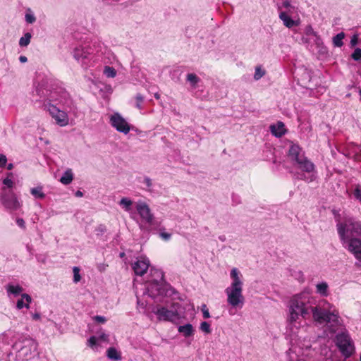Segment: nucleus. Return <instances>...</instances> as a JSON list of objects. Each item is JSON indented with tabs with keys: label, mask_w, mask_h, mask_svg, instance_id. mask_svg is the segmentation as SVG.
Wrapping results in <instances>:
<instances>
[{
	"label": "nucleus",
	"mask_w": 361,
	"mask_h": 361,
	"mask_svg": "<svg viewBox=\"0 0 361 361\" xmlns=\"http://www.w3.org/2000/svg\"><path fill=\"white\" fill-rule=\"evenodd\" d=\"M239 271L233 268L231 271V278L233 281L230 286L227 287L225 293L227 295V302L232 307L242 308L245 303V298L243 295V282L239 276Z\"/></svg>",
	"instance_id": "1"
},
{
	"label": "nucleus",
	"mask_w": 361,
	"mask_h": 361,
	"mask_svg": "<svg viewBox=\"0 0 361 361\" xmlns=\"http://www.w3.org/2000/svg\"><path fill=\"white\" fill-rule=\"evenodd\" d=\"M310 301L308 294L302 293L294 295L290 300V320L297 321L299 316L306 319L310 314Z\"/></svg>",
	"instance_id": "2"
},
{
	"label": "nucleus",
	"mask_w": 361,
	"mask_h": 361,
	"mask_svg": "<svg viewBox=\"0 0 361 361\" xmlns=\"http://www.w3.org/2000/svg\"><path fill=\"white\" fill-rule=\"evenodd\" d=\"M337 231L341 240L347 242L350 238L361 237V221L353 218L337 224Z\"/></svg>",
	"instance_id": "3"
},
{
	"label": "nucleus",
	"mask_w": 361,
	"mask_h": 361,
	"mask_svg": "<svg viewBox=\"0 0 361 361\" xmlns=\"http://www.w3.org/2000/svg\"><path fill=\"white\" fill-rule=\"evenodd\" d=\"M180 307L178 302H174L171 305V308L162 305H157L154 310V313L157 315L159 321L173 322L179 318L178 307Z\"/></svg>",
	"instance_id": "4"
},
{
	"label": "nucleus",
	"mask_w": 361,
	"mask_h": 361,
	"mask_svg": "<svg viewBox=\"0 0 361 361\" xmlns=\"http://www.w3.org/2000/svg\"><path fill=\"white\" fill-rule=\"evenodd\" d=\"M44 106L47 109L51 117L56 121V123L60 126H65L68 123V118L67 114L61 111L54 104H51V100L47 99L44 103Z\"/></svg>",
	"instance_id": "5"
},
{
	"label": "nucleus",
	"mask_w": 361,
	"mask_h": 361,
	"mask_svg": "<svg viewBox=\"0 0 361 361\" xmlns=\"http://www.w3.org/2000/svg\"><path fill=\"white\" fill-rule=\"evenodd\" d=\"M336 343L343 355L348 357L352 355L353 346L350 337L348 334L341 333L336 335Z\"/></svg>",
	"instance_id": "6"
},
{
	"label": "nucleus",
	"mask_w": 361,
	"mask_h": 361,
	"mask_svg": "<svg viewBox=\"0 0 361 361\" xmlns=\"http://www.w3.org/2000/svg\"><path fill=\"white\" fill-rule=\"evenodd\" d=\"M312 312L313 318L319 323L331 322L337 321V315L326 310H322L318 307L311 305L310 313Z\"/></svg>",
	"instance_id": "7"
},
{
	"label": "nucleus",
	"mask_w": 361,
	"mask_h": 361,
	"mask_svg": "<svg viewBox=\"0 0 361 361\" xmlns=\"http://www.w3.org/2000/svg\"><path fill=\"white\" fill-rule=\"evenodd\" d=\"M0 200L1 204L8 209L16 211L21 207L17 196L12 191L4 192L1 195Z\"/></svg>",
	"instance_id": "8"
},
{
	"label": "nucleus",
	"mask_w": 361,
	"mask_h": 361,
	"mask_svg": "<svg viewBox=\"0 0 361 361\" xmlns=\"http://www.w3.org/2000/svg\"><path fill=\"white\" fill-rule=\"evenodd\" d=\"M110 123L117 131L124 134H128L130 130V125L118 113L111 116Z\"/></svg>",
	"instance_id": "9"
},
{
	"label": "nucleus",
	"mask_w": 361,
	"mask_h": 361,
	"mask_svg": "<svg viewBox=\"0 0 361 361\" xmlns=\"http://www.w3.org/2000/svg\"><path fill=\"white\" fill-rule=\"evenodd\" d=\"M136 209L140 217L149 225H154V217L151 212L149 206L143 202H139L136 204Z\"/></svg>",
	"instance_id": "10"
},
{
	"label": "nucleus",
	"mask_w": 361,
	"mask_h": 361,
	"mask_svg": "<svg viewBox=\"0 0 361 361\" xmlns=\"http://www.w3.org/2000/svg\"><path fill=\"white\" fill-rule=\"evenodd\" d=\"M348 250L354 257L361 261V239L359 238H350L348 240Z\"/></svg>",
	"instance_id": "11"
},
{
	"label": "nucleus",
	"mask_w": 361,
	"mask_h": 361,
	"mask_svg": "<svg viewBox=\"0 0 361 361\" xmlns=\"http://www.w3.org/2000/svg\"><path fill=\"white\" fill-rule=\"evenodd\" d=\"M149 266V260L141 258L133 264V269L136 275L142 276L147 272Z\"/></svg>",
	"instance_id": "12"
},
{
	"label": "nucleus",
	"mask_w": 361,
	"mask_h": 361,
	"mask_svg": "<svg viewBox=\"0 0 361 361\" xmlns=\"http://www.w3.org/2000/svg\"><path fill=\"white\" fill-rule=\"evenodd\" d=\"M288 157L292 161L298 164L305 157L302 149L298 145H292L288 150Z\"/></svg>",
	"instance_id": "13"
},
{
	"label": "nucleus",
	"mask_w": 361,
	"mask_h": 361,
	"mask_svg": "<svg viewBox=\"0 0 361 361\" xmlns=\"http://www.w3.org/2000/svg\"><path fill=\"white\" fill-rule=\"evenodd\" d=\"M279 13H286L288 16H293L297 13V10L295 6L290 5V1H282L281 4H278Z\"/></svg>",
	"instance_id": "14"
},
{
	"label": "nucleus",
	"mask_w": 361,
	"mask_h": 361,
	"mask_svg": "<svg viewBox=\"0 0 361 361\" xmlns=\"http://www.w3.org/2000/svg\"><path fill=\"white\" fill-rule=\"evenodd\" d=\"M296 164L300 170L307 173L312 172L315 169L314 164L306 157Z\"/></svg>",
	"instance_id": "15"
},
{
	"label": "nucleus",
	"mask_w": 361,
	"mask_h": 361,
	"mask_svg": "<svg viewBox=\"0 0 361 361\" xmlns=\"http://www.w3.org/2000/svg\"><path fill=\"white\" fill-rule=\"evenodd\" d=\"M270 130L277 137H281L286 133L285 126L281 121H279L276 125H271Z\"/></svg>",
	"instance_id": "16"
},
{
	"label": "nucleus",
	"mask_w": 361,
	"mask_h": 361,
	"mask_svg": "<svg viewBox=\"0 0 361 361\" xmlns=\"http://www.w3.org/2000/svg\"><path fill=\"white\" fill-rule=\"evenodd\" d=\"M292 16H288L286 13H279V18L283 21V25L288 27L291 28L298 25V22L292 19Z\"/></svg>",
	"instance_id": "17"
},
{
	"label": "nucleus",
	"mask_w": 361,
	"mask_h": 361,
	"mask_svg": "<svg viewBox=\"0 0 361 361\" xmlns=\"http://www.w3.org/2000/svg\"><path fill=\"white\" fill-rule=\"evenodd\" d=\"M178 331L182 334L185 337H190L194 334V329L192 325L190 324L180 326L178 328Z\"/></svg>",
	"instance_id": "18"
},
{
	"label": "nucleus",
	"mask_w": 361,
	"mask_h": 361,
	"mask_svg": "<svg viewBox=\"0 0 361 361\" xmlns=\"http://www.w3.org/2000/svg\"><path fill=\"white\" fill-rule=\"evenodd\" d=\"M73 179V174L71 169H68L65 171L63 176L60 178V182L63 185L70 184Z\"/></svg>",
	"instance_id": "19"
},
{
	"label": "nucleus",
	"mask_w": 361,
	"mask_h": 361,
	"mask_svg": "<svg viewBox=\"0 0 361 361\" xmlns=\"http://www.w3.org/2000/svg\"><path fill=\"white\" fill-rule=\"evenodd\" d=\"M345 38V33L341 32L333 37V44L334 47H341L343 45V40Z\"/></svg>",
	"instance_id": "20"
},
{
	"label": "nucleus",
	"mask_w": 361,
	"mask_h": 361,
	"mask_svg": "<svg viewBox=\"0 0 361 361\" xmlns=\"http://www.w3.org/2000/svg\"><path fill=\"white\" fill-rule=\"evenodd\" d=\"M107 357L109 359H111V360H114L116 361L120 360L121 359V357L120 354L118 353V352L117 351V350L113 347L109 348L107 350Z\"/></svg>",
	"instance_id": "21"
},
{
	"label": "nucleus",
	"mask_w": 361,
	"mask_h": 361,
	"mask_svg": "<svg viewBox=\"0 0 361 361\" xmlns=\"http://www.w3.org/2000/svg\"><path fill=\"white\" fill-rule=\"evenodd\" d=\"M30 193L35 197L38 199H43L45 197V194L42 191V187L38 186L36 188H33L30 190Z\"/></svg>",
	"instance_id": "22"
},
{
	"label": "nucleus",
	"mask_w": 361,
	"mask_h": 361,
	"mask_svg": "<svg viewBox=\"0 0 361 361\" xmlns=\"http://www.w3.org/2000/svg\"><path fill=\"white\" fill-rule=\"evenodd\" d=\"M6 290L8 293L18 295L23 292V288L18 285L13 286L12 284H8L6 287Z\"/></svg>",
	"instance_id": "23"
},
{
	"label": "nucleus",
	"mask_w": 361,
	"mask_h": 361,
	"mask_svg": "<svg viewBox=\"0 0 361 361\" xmlns=\"http://www.w3.org/2000/svg\"><path fill=\"white\" fill-rule=\"evenodd\" d=\"M317 292L322 295L326 296L328 293V284L322 282L317 285Z\"/></svg>",
	"instance_id": "24"
},
{
	"label": "nucleus",
	"mask_w": 361,
	"mask_h": 361,
	"mask_svg": "<svg viewBox=\"0 0 361 361\" xmlns=\"http://www.w3.org/2000/svg\"><path fill=\"white\" fill-rule=\"evenodd\" d=\"M31 37L32 35L30 32L25 33L24 36L20 39L19 45L20 47H27L30 42Z\"/></svg>",
	"instance_id": "25"
},
{
	"label": "nucleus",
	"mask_w": 361,
	"mask_h": 361,
	"mask_svg": "<svg viewBox=\"0 0 361 361\" xmlns=\"http://www.w3.org/2000/svg\"><path fill=\"white\" fill-rule=\"evenodd\" d=\"M120 204L123 206L126 212H129L131 209L133 201L126 197H123L121 200Z\"/></svg>",
	"instance_id": "26"
},
{
	"label": "nucleus",
	"mask_w": 361,
	"mask_h": 361,
	"mask_svg": "<svg viewBox=\"0 0 361 361\" xmlns=\"http://www.w3.org/2000/svg\"><path fill=\"white\" fill-rule=\"evenodd\" d=\"M187 80L189 81L193 87H195L200 79L195 73H189L187 75Z\"/></svg>",
	"instance_id": "27"
},
{
	"label": "nucleus",
	"mask_w": 361,
	"mask_h": 361,
	"mask_svg": "<svg viewBox=\"0 0 361 361\" xmlns=\"http://www.w3.org/2000/svg\"><path fill=\"white\" fill-rule=\"evenodd\" d=\"M104 73L108 78H114L116 75L115 68L110 66H106Z\"/></svg>",
	"instance_id": "28"
},
{
	"label": "nucleus",
	"mask_w": 361,
	"mask_h": 361,
	"mask_svg": "<svg viewBox=\"0 0 361 361\" xmlns=\"http://www.w3.org/2000/svg\"><path fill=\"white\" fill-rule=\"evenodd\" d=\"M354 197L361 203V185H356L353 191Z\"/></svg>",
	"instance_id": "29"
},
{
	"label": "nucleus",
	"mask_w": 361,
	"mask_h": 361,
	"mask_svg": "<svg viewBox=\"0 0 361 361\" xmlns=\"http://www.w3.org/2000/svg\"><path fill=\"white\" fill-rule=\"evenodd\" d=\"M73 281L78 283L80 281L81 276L80 275V269L78 267H74L73 269Z\"/></svg>",
	"instance_id": "30"
},
{
	"label": "nucleus",
	"mask_w": 361,
	"mask_h": 361,
	"mask_svg": "<svg viewBox=\"0 0 361 361\" xmlns=\"http://www.w3.org/2000/svg\"><path fill=\"white\" fill-rule=\"evenodd\" d=\"M200 329L206 334H210L212 331L210 324L207 322H202Z\"/></svg>",
	"instance_id": "31"
},
{
	"label": "nucleus",
	"mask_w": 361,
	"mask_h": 361,
	"mask_svg": "<svg viewBox=\"0 0 361 361\" xmlns=\"http://www.w3.org/2000/svg\"><path fill=\"white\" fill-rule=\"evenodd\" d=\"M264 74L265 71L262 70V68L259 66H257L255 68L254 78L257 80L260 79L262 76H264Z\"/></svg>",
	"instance_id": "32"
},
{
	"label": "nucleus",
	"mask_w": 361,
	"mask_h": 361,
	"mask_svg": "<svg viewBox=\"0 0 361 361\" xmlns=\"http://www.w3.org/2000/svg\"><path fill=\"white\" fill-rule=\"evenodd\" d=\"M351 57L355 61H359L361 59V49L360 48H356L353 53L351 55Z\"/></svg>",
	"instance_id": "33"
},
{
	"label": "nucleus",
	"mask_w": 361,
	"mask_h": 361,
	"mask_svg": "<svg viewBox=\"0 0 361 361\" xmlns=\"http://www.w3.org/2000/svg\"><path fill=\"white\" fill-rule=\"evenodd\" d=\"M201 310L202 312L203 317L204 319H208L210 317V314H209V310L205 304L202 305Z\"/></svg>",
	"instance_id": "34"
},
{
	"label": "nucleus",
	"mask_w": 361,
	"mask_h": 361,
	"mask_svg": "<svg viewBox=\"0 0 361 361\" xmlns=\"http://www.w3.org/2000/svg\"><path fill=\"white\" fill-rule=\"evenodd\" d=\"M25 20L27 23H33L35 22L36 20V18L34 16V15L31 14V13H27L25 14Z\"/></svg>",
	"instance_id": "35"
},
{
	"label": "nucleus",
	"mask_w": 361,
	"mask_h": 361,
	"mask_svg": "<svg viewBox=\"0 0 361 361\" xmlns=\"http://www.w3.org/2000/svg\"><path fill=\"white\" fill-rule=\"evenodd\" d=\"M93 319L97 322V323H100V324H104L106 322V317H103V316H99V315H97V316H94L93 317Z\"/></svg>",
	"instance_id": "36"
},
{
	"label": "nucleus",
	"mask_w": 361,
	"mask_h": 361,
	"mask_svg": "<svg viewBox=\"0 0 361 361\" xmlns=\"http://www.w3.org/2000/svg\"><path fill=\"white\" fill-rule=\"evenodd\" d=\"M21 297L23 298V300L25 299L26 300L27 304H25V307L28 308L29 307V303L32 300L31 297L28 294H27V293L22 294Z\"/></svg>",
	"instance_id": "37"
},
{
	"label": "nucleus",
	"mask_w": 361,
	"mask_h": 361,
	"mask_svg": "<svg viewBox=\"0 0 361 361\" xmlns=\"http://www.w3.org/2000/svg\"><path fill=\"white\" fill-rule=\"evenodd\" d=\"M97 338L95 336H91L88 339V345L91 348H93L97 344Z\"/></svg>",
	"instance_id": "38"
},
{
	"label": "nucleus",
	"mask_w": 361,
	"mask_h": 361,
	"mask_svg": "<svg viewBox=\"0 0 361 361\" xmlns=\"http://www.w3.org/2000/svg\"><path fill=\"white\" fill-rule=\"evenodd\" d=\"M3 183L9 188H11L13 186V180L8 177L3 180Z\"/></svg>",
	"instance_id": "39"
},
{
	"label": "nucleus",
	"mask_w": 361,
	"mask_h": 361,
	"mask_svg": "<svg viewBox=\"0 0 361 361\" xmlns=\"http://www.w3.org/2000/svg\"><path fill=\"white\" fill-rule=\"evenodd\" d=\"M16 224H18V226L19 227H20L21 228L23 229H25L26 226H25V221L23 220V219L22 218H18L16 219Z\"/></svg>",
	"instance_id": "40"
},
{
	"label": "nucleus",
	"mask_w": 361,
	"mask_h": 361,
	"mask_svg": "<svg viewBox=\"0 0 361 361\" xmlns=\"http://www.w3.org/2000/svg\"><path fill=\"white\" fill-rule=\"evenodd\" d=\"M7 162L6 157L4 154H0V168L6 166Z\"/></svg>",
	"instance_id": "41"
},
{
	"label": "nucleus",
	"mask_w": 361,
	"mask_h": 361,
	"mask_svg": "<svg viewBox=\"0 0 361 361\" xmlns=\"http://www.w3.org/2000/svg\"><path fill=\"white\" fill-rule=\"evenodd\" d=\"M159 235L164 240H169L171 237V233H166V232H161Z\"/></svg>",
	"instance_id": "42"
},
{
	"label": "nucleus",
	"mask_w": 361,
	"mask_h": 361,
	"mask_svg": "<svg viewBox=\"0 0 361 361\" xmlns=\"http://www.w3.org/2000/svg\"><path fill=\"white\" fill-rule=\"evenodd\" d=\"M358 42V37L357 35H353L350 40V44L352 47H355Z\"/></svg>",
	"instance_id": "43"
},
{
	"label": "nucleus",
	"mask_w": 361,
	"mask_h": 361,
	"mask_svg": "<svg viewBox=\"0 0 361 361\" xmlns=\"http://www.w3.org/2000/svg\"><path fill=\"white\" fill-rule=\"evenodd\" d=\"M25 304H24V302H23V298L20 299V300H18L17 301V304H16V307L18 309L20 310L22 309L23 307H25Z\"/></svg>",
	"instance_id": "44"
},
{
	"label": "nucleus",
	"mask_w": 361,
	"mask_h": 361,
	"mask_svg": "<svg viewBox=\"0 0 361 361\" xmlns=\"http://www.w3.org/2000/svg\"><path fill=\"white\" fill-rule=\"evenodd\" d=\"M136 100L137 102V107L140 108V104L143 102L142 96L140 94H137V96H136Z\"/></svg>",
	"instance_id": "45"
},
{
	"label": "nucleus",
	"mask_w": 361,
	"mask_h": 361,
	"mask_svg": "<svg viewBox=\"0 0 361 361\" xmlns=\"http://www.w3.org/2000/svg\"><path fill=\"white\" fill-rule=\"evenodd\" d=\"M99 339L100 340H102V341H108V335H106V334L104 333H102L100 336H99Z\"/></svg>",
	"instance_id": "46"
},
{
	"label": "nucleus",
	"mask_w": 361,
	"mask_h": 361,
	"mask_svg": "<svg viewBox=\"0 0 361 361\" xmlns=\"http://www.w3.org/2000/svg\"><path fill=\"white\" fill-rule=\"evenodd\" d=\"M144 183L147 185V186L150 187L152 185V180L149 178H145L144 180Z\"/></svg>",
	"instance_id": "47"
},
{
	"label": "nucleus",
	"mask_w": 361,
	"mask_h": 361,
	"mask_svg": "<svg viewBox=\"0 0 361 361\" xmlns=\"http://www.w3.org/2000/svg\"><path fill=\"white\" fill-rule=\"evenodd\" d=\"M19 60L21 63H25L27 61V59L25 56H20L19 57Z\"/></svg>",
	"instance_id": "48"
},
{
	"label": "nucleus",
	"mask_w": 361,
	"mask_h": 361,
	"mask_svg": "<svg viewBox=\"0 0 361 361\" xmlns=\"http://www.w3.org/2000/svg\"><path fill=\"white\" fill-rule=\"evenodd\" d=\"M82 195H83V193L80 190H78L75 192V196L76 197H82Z\"/></svg>",
	"instance_id": "49"
},
{
	"label": "nucleus",
	"mask_w": 361,
	"mask_h": 361,
	"mask_svg": "<svg viewBox=\"0 0 361 361\" xmlns=\"http://www.w3.org/2000/svg\"><path fill=\"white\" fill-rule=\"evenodd\" d=\"M13 166L12 164H9L8 166H7V169L8 170H11L13 169Z\"/></svg>",
	"instance_id": "50"
},
{
	"label": "nucleus",
	"mask_w": 361,
	"mask_h": 361,
	"mask_svg": "<svg viewBox=\"0 0 361 361\" xmlns=\"http://www.w3.org/2000/svg\"><path fill=\"white\" fill-rule=\"evenodd\" d=\"M33 318L35 319H39V315L38 314H35L34 316H33Z\"/></svg>",
	"instance_id": "51"
},
{
	"label": "nucleus",
	"mask_w": 361,
	"mask_h": 361,
	"mask_svg": "<svg viewBox=\"0 0 361 361\" xmlns=\"http://www.w3.org/2000/svg\"><path fill=\"white\" fill-rule=\"evenodd\" d=\"M103 269H103V267H101V268H100V267H99V270L100 271H102Z\"/></svg>",
	"instance_id": "52"
},
{
	"label": "nucleus",
	"mask_w": 361,
	"mask_h": 361,
	"mask_svg": "<svg viewBox=\"0 0 361 361\" xmlns=\"http://www.w3.org/2000/svg\"><path fill=\"white\" fill-rule=\"evenodd\" d=\"M103 269H103V267H101V268H100V267H99V270L100 271H102Z\"/></svg>",
	"instance_id": "53"
},
{
	"label": "nucleus",
	"mask_w": 361,
	"mask_h": 361,
	"mask_svg": "<svg viewBox=\"0 0 361 361\" xmlns=\"http://www.w3.org/2000/svg\"><path fill=\"white\" fill-rule=\"evenodd\" d=\"M360 95V101H361V89L359 91Z\"/></svg>",
	"instance_id": "54"
},
{
	"label": "nucleus",
	"mask_w": 361,
	"mask_h": 361,
	"mask_svg": "<svg viewBox=\"0 0 361 361\" xmlns=\"http://www.w3.org/2000/svg\"><path fill=\"white\" fill-rule=\"evenodd\" d=\"M360 361H361V354H360Z\"/></svg>",
	"instance_id": "55"
}]
</instances>
